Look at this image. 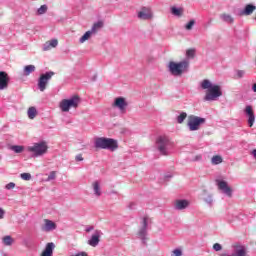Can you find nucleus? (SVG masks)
Returning <instances> with one entry per match:
<instances>
[{
  "label": "nucleus",
  "mask_w": 256,
  "mask_h": 256,
  "mask_svg": "<svg viewBox=\"0 0 256 256\" xmlns=\"http://www.w3.org/2000/svg\"><path fill=\"white\" fill-rule=\"evenodd\" d=\"M201 88L206 90L204 101H217L219 97L223 96L221 86L214 84L209 79H204L201 82Z\"/></svg>",
  "instance_id": "f257e3e1"
},
{
  "label": "nucleus",
  "mask_w": 256,
  "mask_h": 256,
  "mask_svg": "<svg viewBox=\"0 0 256 256\" xmlns=\"http://www.w3.org/2000/svg\"><path fill=\"white\" fill-rule=\"evenodd\" d=\"M168 69L172 75L175 77H181L183 73H187L189 69V61L183 60L181 62H169Z\"/></svg>",
  "instance_id": "f03ea898"
},
{
  "label": "nucleus",
  "mask_w": 256,
  "mask_h": 256,
  "mask_svg": "<svg viewBox=\"0 0 256 256\" xmlns=\"http://www.w3.org/2000/svg\"><path fill=\"white\" fill-rule=\"evenodd\" d=\"M96 149H108L109 151H115L119 148L117 140L113 138L100 137L95 139Z\"/></svg>",
  "instance_id": "7ed1b4c3"
},
{
  "label": "nucleus",
  "mask_w": 256,
  "mask_h": 256,
  "mask_svg": "<svg viewBox=\"0 0 256 256\" xmlns=\"http://www.w3.org/2000/svg\"><path fill=\"white\" fill-rule=\"evenodd\" d=\"M81 103L79 95H74L70 99H64L60 102V109L64 113H68L69 109H77Z\"/></svg>",
  "instance_id": "20e7f679"
},
{
  "label": "nucleus",
  "mask_w": 256,
  "mask_h": 256,
  "mask_svg": "<svg viewBox=\"0 0 256 256\" xmlns=\"http://www.w3.org/2000/svg\"><path fill=\"white\" fill-rule=\"evenodd\" d=\"M49 149V146H47V142H39L35 143L33 146H29L27 148V151L30 153H34L35 157H41V155H45Z\"/></svg>",
  "instance_id": "39448f33"
},
{
  "label": "nucleus",
  "mask_w": 256,
  "mask_h": 256,
  "mask_svg": "<svg viewBox=\"0 0 256 256\" xmlns=\"http://www.w3.org/2000/svg\"><path fill=\"white\" fill-rule=\"evenodd\" d=\"M205 123V118H201L199 116L190 115L188 116L187 125L190 131H199L201 125Z\"/></svg>",
  "instance_id": "423d86ee"
},
{
  "label": "nucleus",
  "mask_w": 256,
  "mask_h": 256,
  "mask_svg": "<svg viewBox=\"0 0 256 256\" xmlns=\"http://www.w3.org/2000/svg\"><path fill=\"white\" fill-rule=\"evenodd\" d=\"M55 75V72L49 71L44 74H41L39 79H38V89L43 93L45 89H47V85L49 84V81L53 78Z\"/></svg>",
  "instance_id": "0eeeda50"
},
{
  "label": "nucleus",
  "mask_w": 256,
  "mask_h": 256,
  "mask_svg": "<svg viewBox=\"0 0 256 256\" xmlns=\"http://www.w3.org/2000/svg\"><path fill=\"white\" fill-rule=\"evenodd\" d=\"M156 145L161 155H167V146L169 145V138L167 136H159L156 140Z\"/></svg>",
  "instance_id": "6e6552de"
},
{
  "label": "nucleus",
  "mask_w": 256,
  "mask_h": 256,
  "mask_svg": "<svg viewBox=\"0 0 256 256\" xmlns=\"http://www.w3.org/2000/svg\"><path fill=\"white\" fill-rule=\"evenodd\" d=\"M129 104L127 103V100L123 97H117L114 100V103L112 105V107H116L117 109H119L120 113H127V106Z\"/></svg>",
  "instance_id": "1a4fd4ad"
},
{
  "label": "nucleus",
  "mask_w": 256,
  "mask_h": 256,
  "mask_svg": "<svg viewBox=\"0 0 256 256\" xmlns=\"http://www.w3.org/2000/svg\"><path fill=\"white\" fill-rule=\"evenodd\" d=\"M9 74L5 71H0V90L3 91L9 87Z\"/></svg>",
  "instance_id": "9d476101"
},
{
  "label": "nucleus",
  "mask_w": 256,
  "mask_h": 256,
  "mask_svg": "<svg viewBox=\"0 0 256 256\" xmlns=\"http://www.w3.org/2000/svg\"><path fill=\"white\" fill-rule=\"evenodd\" d=\"M138 17L144 21L153 18V12H151V8L143 7L141 11L138 12Z\"/></svg>",
  "instance_id": "9b49d317"
},
{
  "label": "nucleus",
  "mask_w": 256,
  "mask_h": 256,
  "mask_svg": "<svg viewBox=\"0 0 256 256\" xmlns=\"http://www.w3.org/2000/svg\"><path fill=\"white\" fill-rule=\"evenodd\" d=\"M218 188L220 189V191H223V193H225L228 197H232L233 190L231 189V187H229V184H227L226 181H219Z\"/></svg>",
  "instance_id": "f8f14e48"
},
{
  "label": "nucleus",
  "mask_w": 256,
  "mask_h": 256,
  "mask_svg": "<svg viewBox=\"0 0 256 256\" xmlns=\"http://www.w3.org/2000/svg\"><path fill=\"white\" fill-rule=\"evenodd\" d=\"M57 229V224L55 222L44 219V225L42 226V231H46V233H49V231H55Z\"/></svg>",
  "instance_id": "ddd939ff"
},
{
  "label": "nucleus",
  "mask_w": 256,
  "mask_h": 256,
  "mask_svg": "<svg viewBox=\"0 0 256 256\" xmlns=\"http://www.w3.org/2000/svg\"><path fill=\"white\" fill-rule=\"evenodd\" d=\"M245 113H246V115H248L249 127H253V123H255V112H253V107L246 106Z\"/></svg>",
  "instance_id": "4468645a"
},
{
  "label": "nucleus",
  "mask_w": 256,
  "mask_h": 256,
  "mask_svg": "<svg viewBox=\"0 0 256 256\" xmlns=\"http://www.w3.org/2000/svg\"><path fill=\"white\" fill-rule=\"evenodd\" d=\"M99 241H101V232L96 231L88 240V245L91 247H97V245H99Z\"/></svg>",
  "instance_id": "2eb2a0df"
},
{
  "label": "nucleus",
  "mask_w": 256,
  "mask_h": 256,
  "mask_svg": "<svg viewBox=\"0 0 256 256\" xmlns=\"http://www.w3.org/2000/svg\"><path fill=\"white\" fill-rule=\"evenodd\" d=\"M143 227L138 232V237L142 239V241H145V237H147V217L143 218Z\"/></svg>",
  "instance_id": "dca6fc26"
},
{
  "label": "nucleus",
  "mask_w": 256,
  "mask_h": 256,
  "mask_svg": "<svg viewBox=\"0 0 256 256\" xmlns=\"http://www.w3.org/2000/svg\"><path fill=\"white\" fill-rule=\"evenodd\" d=\"M55 249V244L50 242L46 245L44 251L41 253L40 256H53V250Z\"/></svg>",
  "instance_id": "f3484780"
},
{
  "label": "nucleus",
  "mask_w": 256,
  "mask_h": 256,
  "mask_svg": "<svg viewBox=\"0 0 256 256\" xmlns=\"http://www.w3.org/2000/svg\"><path fill=\"white\" fill-rule=\"evenodd\" d=\"M189 207V201L187 200H177L175 202V209L182 211V209H187Z\"/></svg>",
  "instance_id": "a211bd4d"
},
{
  "label": "nucleus",
  "mask_w": 256,
  "mask_h": 256,
  "mask_svg": "<svg viewBox=\"0 0 256 256\" xmlns=\"http://www.w3.org/2000/svg\"><path fill=\"white\" fill-rule=\"evenodd\" d=\"M57 45H59V41L57 39H52L46 42L44 46V51H49L50 49H54L55 47H57Z\"/></svg>",
  "instance_id": "6ab92c4d"
},
{
  "label": "nucleus",
  "mask_w": 256,
  "mask_h": 256,
  "mask_svg": "<svg viewBox=\"0 0 256 256\" xmlns=\"http://www.w3.org/2000/svg\"><path fill=\"white\" fill-rule=\"evenodd\" d=\"M256 10V6H254L253 4H248L246 5V7L244 8V10L240 13V15H252L253 11Z\"/></svg>",
  "instance_id": "aec40b11"
},
{
  "label": "nucleus",
  "mask_w": 256,
  "mask_h": 256,
  "mask_svg": "<svg viewBox=\"0 0 256 256\" xmlns=\"http://www.w3.org/2000/svg\"><path fill=\"white\" fill-rule=\"evenodd\" d=\"M92 187L94 189V193L97 197H101V186H99V182L95 181L92 183Z\"/></svg>",
  "instance_id": "412c9836"
},
{
  "label": "nucleus",
  "mask_w": 256,
  "mask_h": 256,
  "mask_svg": "<svg viewBox=\"0 0 256 256\" xmlns=\"http://www.w3.org/2000/svg\"><path fill=\"white\" fill-rule=\"evenodd\" d=\"M35 71V65H27L24 67V75L28 77V75H31V73H34Z\"/></svg>",
  "instance_id": "4be33fe9"
},
{
  "label": "nucleus",
  "mask_w": 256,
  "mask_h": 256,
  "mask_svg": "<svg viewBox=\"0 0 256 256\" xmlns=\"http://www.w3.org/2000/svg\"><path fill=\"white\" fill-rule=\"evenodd\" d=\"M221 19L222 21H225V23H233L234 19L233 16H231L230 14L224 13L221 14Z\"/></svg>",
  "instance_id": "5701e85b"
},
{
  "label": "nucleus",
  "mask_w": 256,
  "mask_h": 256,
  "mask_svg": "<svg viewBox=\"0 0 256 256\" xmlns=\"http://www.w3.org/2000/svg\"><path fill=\"white\" fill-rule=\"evenodd\" d=\"M27 114H28L29 119H34L35 117H37V108L30 107L28 109Z\"/></svg>",
  "instance_id": "b1692460"
},
{
  "label": "nucleus",
  "mask_w": 256,
  "mask_h": 256,
  "mask_svg": "<svg viewBox=\"0 0 256 256\" xmlns=\"http://www.w3.org/2000/svg\"><path fill=\"white\" fill-rule=\"evenodd\" d=\"M93 35L92 31L89 30L87 31L81 38H80V43H85V41H89L91 39V36Z\"/></svg>",
  "instance_id": "393cba45"
},
{
  "label": "nucleus",
  "mask_w": 256,
  "mask_h": 256,
  "mask_svg": "<svg viewBox=\"0 0 256 256\" xmlns=\"http://www.w3.org/2000/svg\"><path fill=\"white\" fill-rule=\"evenodd\" d=\"M211 161H212V165H219L223 163V157L219 155H215L212 157Z\"/></svg>",
  "instance_id": "a878e982"
},
{
  "label": "nucleus",
  "mask_w": 256,
  "mask_h": 256,
  "mask_svg": "<svg viewBox=\"0 0 256 256\" xmlns=\"http://www.w3.org/2000/svg\"><path fill=\"white\" fill-rule=\"evenodd\" d=\"M11 151H14V153H23L25 151V147L20 145H13L10 147Z\"/></svg>",
  "instance_id": "bb28decb"
},
{
  "label": "nucleus",
  "mask_w": 256,
  "mask_h": 256,
  "mask_svg": "<svg viewBox=\"0 0 256 256\" xmlns=\"http://www.w3.org/2000/svg\"><path fill=\"white\" fill-rule=\"evenodd\" d=\"M101 27H103V22H97L92 26L90 31H92V33L95 34L99 31V29H101Z\"/></svg>",
  "instance_id": "cd10ccee"
},
{
  "label": "nucleus",
  "mask_w": 256,
  "mask_h": 256,
  "mask_svg": "<svg viewBox=\"0 0 256 256\" xmlns=\"http://www.w3.org/2000/svg\"><path fill=\"white\" fill-rule=\"evenodd\" d=\"M171 11L172 14L176 15L177 17H181V15H183V8L172 7Z\"/></svg>",
  "instance_id": "c85d7f7f"
},
{
  "label": "nucleus",
  "mask_w": 256,
  "mask_h": 256,
  "mask_svg": "<svg viewBox=\"0 0 256 256\" xmlns=\"http://www.w3.org/2000/svg\"><path fill=\"white\" fill-rule=\"evenodd\" d=\"M2 242L4 243V245L6 246H11L13 245V238L11 236H5L3 239H2Z\"/></svg>",
  "instance_id": "c756f323"
},
{
  "label": "nucleus",
  "mask_w": 256,
  "mask_h": 256,
  "mask_svg": "<svg viewBox=\"0 0 256 256\" xmlns=\"http://www.w3.org/2000/svg\"><path fill=\"white\" fill-rule=\"evenodd\" d=\"M232 256H247V252L245 251V248H240L235 251V253L232 254Z\"/></svg>",
  "instance_id": "7c9ffc66"
},
{
  "label": "nucleus",
  "mask_w": 256,
  "mask_h": 256,
  "mask_svg": "<svg viewBox=\"0 0 256 256\" xmlns=\"http://www.w3.org/2000/svg\"><path fill=\"white\" fill-rule=\"evenodd\" d=\"M186 57L188 59H194L195 58V49L191 48L186 51Z\"/></svg>",
  "instance_id": "2f4dec72"
},
{
  "label": "nucleus",
  "mask_w": 256,
  "mask_h": 256,
  "mask_svg": "<svg viewBox=\"0 0 256 256\" xmlns=\"http://www.w3.org/2000/svg\"><path fill=\"white\" fill-rule=\"evenodd\" d=\"M47 5H42L38 10H37V14L38 15H45V13H47Z\"/></svg>",
  "instance_id": "473e14b6"
},
{
  "label": "nucleus",
  "mask_w": 256,
  "mask_h": 256,
  "mask_svg": "<svg viewBox=\"0 0 256 256\" xmlns=\"http://www.w3.org/2000/svg\"><path fill=\"white\" fill-rule=\"evenodd\" d=\"M187 119V114L185 112H182L178 117H177V123H183Z\"/></svg>",
  "instance_id": "72a5a7b5"
},
{
  "label": "nucleus",
  "mask_w": 256,
  "mask_h": 256,
  "mask_svg": "<svg viewBox=\"0 0 256 256\" xmlns=\"http://www.w3.org/2000/svg\"><path fill=\"white\" fill-rule=\"evenodd\" d=\"M195 25V20H190L187 24H186V26H185V29L187 30V31H191V29H193V26Z\"/></svg>",
  "instance_id": "f704fd0d"
},
{
  "label": "nucleus",
  "mask_w": 256,
  "mask_h": 256,
  "mask_svg": "<svg viewBox=\"0 0 256 256\" xmlns=\"http://www.w3.org/2000/svg\"><path fill=\"white\" fill-rule=\"evenodd\" d=\"M21 179H23L24 181H31V174L29 173H22L20 175Z\"/></svg>",
  "instance_id": "c9c22d12"
},
{
  "label": "nucleus",
  "mask_w": 256,
  "mask_h": 256,
  "mask_svg": "<svg viewBox=\"0 0 256 256\" xmlns=\"http://www.w3.org/2000/svg\"><path fill=\"white\" fill-rule=\"evenodd\" d=\"M56 177H57V172L52 171V172H50V174L47 178V181H53Z\"/></svg>",
  "instance_id": "e433bc0d"
},
{
  "label": "nucleus",
  "mask_w": 256,
  "mask_h": 256,
  "mask_svg": "<svg viewBox=\"0 0 256 256\" xmlns=\"http://www.w3.org/2000/svg\"><path fill=\"white\" fill-rule=\"evenodd\" d=\"M181 255H183V252H181L180 249H175L172 252V256H181Z\"/></svg>",
  "instance_id": "4c0bfd02"
},
{
  "label": "nucleus",
  "mask_w": 256,
  "mask_h": 256,
  "mask_svg": "<svg viewBox=\"0 0 256 256\" xmlns=\"http://www.w3.org/2000/svg\"><path fill=\"white\" fill-rule=\"evenodd\" d=\"M213 249H214V251H221V249H223V247L221 246V244L215 243L213 245Z\"/></svg>",
  "instance_id": "58836bf2"
},
{
  "label": "nucleus",
  "mask_w": 256,
  "mask_h": 256,
  "mask_svg": "<svg viewBox=\"0 0 256 256\" xmlns=\"http://www.w3.org/2000/svg\"><path fill=\"white\" fill-rule=\"evenodd\" d=\"M6 189H15V183L10 182L6 185Z\"/></svg>",
  "instance_id": "ea45409f"
},
{
  "label": "nucleus",
  "mask_w": 256,
  "mask_h": 256,
  "mask_svg": "<svg viewBox=\"0 0 256 256\" xmlns=\"http://www.w3.org/2000/svg\"><path fill=\"white\" fill-rule=\"evenodd\" d=\"M70 256H89V254H87V252H79L77 254H73V255H70Z\"/></svg>",
  "instance_id": "a19ab883"
},
{
  "label": "nucleus",
  "mask_w": 256,
  "mask_h": 256,
  "mask_svg": "<svg viewBox=\"0 0 256 256\" xmlns=\"http://www.w3.org/2000/svg\"><path fill=\"white\" fill-rule=\"evenodd\" d=\"M5 217V210L3 208H0V219H3Z\"/></svg>",
  "instance_id": "79ce46f5"
},
{
  "label": "nucleus",
  "mask_w": 256,
  "mask_h": 256,
  "mask_svg": "<svg viewBox=\"0 0 256 256\" xmlns=\"http://www.w3.org/2000/svg\"><path fill=\"white\" fill-rule=\"evenodd\" d=\"M76 161H83V155L78 154V155L76 156Z\"/></svg>",
  "instance_id": "37998d69"
},
{
  "label": "nucleus",
  "mask_w": 256,
  "mask_h": 256,
  "mask_svg": "<svg viewBox=\"0 0 256 256\" xmlns=\"http://www.w3.org/2000/svg\"><path fill=\"white\" fill-rule=\"evenodd\" d=\"M243 75H245V72H243V71H238V77H243Z\"/></svg>",
  "instance_id": "c03bdc74"
},
{
  "label": "nucleus",
  "mask_w": 256,
  "mask_h": 256,
  "mask_svg": "<svg viewBox=\"0 0 256 256\" xmlns=\"http://www.w3.org/2000/svg\"><path fill=\"white\" fill-rule=\"evenodd\" d=\"M90 231H93V227H89L86 229V233H90Z\"/></svg>",
  "instance_id": "a18cd8bd"
},
{
  "label": "nucleus",
  "mask_w": 256,
  "mask_h": 256,
  "mask_svg": "<svg viewBox=\"0 0 256 256\" xmlns=\"http://www.w3.org/2000/svg\"><path fill=\"white\" fill-rule=\"evenodd\" d=\"M252 89H253L254 93H256V83L253 85Z\"/></svg>",
  "instance_id": "49530a36"
}]
</instances>
